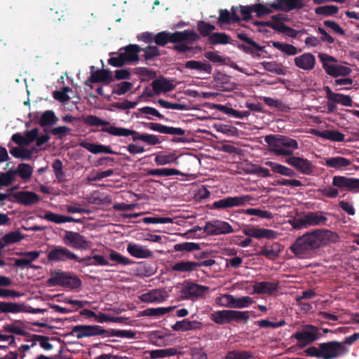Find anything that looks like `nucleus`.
Here are the masks:
<instances>
[{
    "mask_svg": "<svg viewBox=\"0 0 359 359\" xmlns=\"http://www.w3.org/2000/svg\"><path fill=\"white\" fill-rule=\"evenodd\" d=\"M199 39L200 36L193 30L185 29L170 32V43H175L171 49L177 54L183 55L186 58H191L196 53L202 50L198 46H189V44L198 41Z\"/></svg>",
    "mask_w": 359,
    "mask_h": 359,
    "instance_id": "nucleus-1",
    "label": "nucleus"
},
{
    "mask_svg": "<svg viewBox=\"0 0 359 359\" xmlns=\"http://www.w3.org/2000/svg\"><path fill=\"white\" fill-rule=\"evenodd\" d=\"M264 141L271 147V151L276 156H292L293 151L299 148L296 140L280 135H269Z\"/></svg>",
    "mask_w": 359,
    "mask_h": 359,
    "instance_id": "nucleus-2",
    "label": "nucleus"
},
{
    "mask_svg": "<svg viewBox=\"0 0 359 359\" xmlns=\"http://www.w3.org/2000/svg\"><path fill=\"white\" fill-rule=\"evenodd\" d=\"M318 57L325 72L333 78L346 76L353 72L350 67L337 64V60L333 56L319 53Z\"/></svg>",
    "mask_w": 359,
    "mask_h": 359,
    "instance_id": "nucleus-3",
    "label": "nucleus"
},
{
    "mask_svg": "<svg viewBox=\"0 0 359 359\" xmlns=\"http://www.w3.org/2000/svg\"><path fill=\"white\" fill-rule=\"evenodd\" d=\"M50 286H61L62 287L76 290L81 286L82 282L79 277L70 273L55 271L47 280Z\"/></svg>",
    "mask_w": 359,
    "mask_h": 359,
    "instance_id": "nucleus-4",
    "label": "nucleus"
},
{
    "mask_svg": "<svg viewBox=\"0 0 359 359\" xmlns=\"http://www.w3.org/2000/svg\"><path fill=\"white\" fill-rule=\"evenodd\" d=\"M312 232L299 237L290 247V250L297 256L305 257L317 249V241Z\"/></svg>",
    "mask_w": 359,
    "mask_h": 359,
    "instance_id": "nucleus-5",
    "label": "nucleus"
},
{
    "mask_svg": "<svg viewBox=\"0 0 359 359\" xmlns=\"http://www.w3.org/2000/svg\"><path fill=\"white\" fill-rule=\"evenodd\" d=\"M65 245L73 249L86 250L91 247L92 242L78 232L67 231L62 237Z\"/></svg>",
    "mask_w": 359,
    "mask_h": 359,
    "instance_id": "nucleus-6",
    "label": "nucleus"
},
{
    "mask_svg": "<svg viewBox=\"0 0 359 359\" xmlns=\"http://www.w3.org/2000/svg\"><path fill=\"white\" fill-rule=\"evenodd\" d=\"M208 286L198 285L191 281H184L181 290V296L184 299L202 298L209 291Z\"/></svg>",
    "mask_w": 359,
    "mask_h": 359,
    "instance_id": "nucleus-7",
    "label": "nucleus"
},
{
    "mask_svg": "<svg viewBox=\"0 0 359 359\" xmlns=\"http://www.w3.org/2000/svg\"><path fill=\"white\" fill-rule=\"evenodd\" d=\"M252 198V196L250 195L233 197L228 196L215 201L212 204L211 209L222 210L242 206L250 203Z\"/></svg>",
    "mask_w": 359,
    "mask_h": 359,
    "instance_id": "nucleus-8",
    "label": "nucleus"
},
{
    "mask_svg": "<svg viewBox=\"0 0 359 359\" xmlns=\"http://www.w3.org/2000/svg\"><path fill=\"white\" fill-rule=\"evenodd\" d=\"M200 229H203L209 236L228 234L234 231L229 223L219 219L206 222L205 226Z\"/></svg>",
    "mask_w": 359,
    "mask_h": 359,
    "instance_id": "nucleus-9",
    "label": "nucleus"
},
{
    "mask_svg": "<svg viewBox=\"0 0 359 359\" xmlns=\"http://www.w3.org/2000/svg\"><path fill=\"white\" fill-rule=\"evenodd\" d=\"M319 347L323 359H334L346 352L343 344L336 341L320 343Z\"/></svg>",
    "mask_w": 359,
    "mask_h": 359,
    "instance_id": "nucleus-10",
    "label": "nucleus"
},
{
    "mask_svg": "<svg viewBox=\"0 0 359 359\" xmlns=\"http://www.w3.org/2000/svg\"><path fill=\"white\" fill-rule=\"evenodd\" d=\"M47 259L53 262H65L69 260L75 261L77 255L66 247L57 245L48 252Z\"/></svg>",
    "mask_w": 359,
    "mask_h": 359,
    "instance_id": "nucleus-11",
    "label": "nucleus"
},
{
    "mask_svg": "<svg viewBox=\"0 0 359 359\" xmlns=\"http://www.w3.org/2000/svg\"><path fill=\"white\" fill-rule=\"evenodd\" d=\"M285 162L297 172L306 175H313L316 169L315 165L311 161L303 157L292 156L287 158Z\"/></svg>",
    "mask_w": 359,
    "mask_h": 359,
    "instance_id": "nucleus-12",
    "label": "nucleus"
},
{
    "mask_svg": "<svg viewBox=\"0 0 359 359\" xmlns=\"http://www.w3.org/2000/svg\"><path fill=\"white\" fill-rule=\"evenodd\" d=\"M275 11L289 12L294 9H301L304 6L303 0H276L273 3H267Z\"/></svg>",
    "mask_w": 359,
    "mask_h": 359,
    "instance_id": "nucleus-13",
    "label": "nucleus"
},
{
    "mask_svg": "<svg viewBox=\"0 0 359 359\" xmlns=\"http://www.w3.org/2000/svg\"><path fill=\"white\" fill-rule=\"evenodd\" d=\"M317 241L318 248L330 243H336L339 240V236L330 230H316L312 231Z\"/></svg>",
    "mask_w": 359,
    "mask_h": 359,
    "instance_id": "nucleus-14",
    "label": "nucleus"
},
{
    "mask_svg": "<svg viewBox=\"0 0 359 359\" xmlns=\"http://www.w3.org/2000/svg\"><path fill=\"white\" fill-rule=\"evenodd\" d=\"M332 186L348 191L359 190V179L348 178L344 176H334Z\"/></svg>",
    "mask_w": 359,
    "mask_h": 359,
    "instance_id": "nucleus-15",
    "label": "nucleus"
},
{
    "mask_svg": "<svg viewBox=\"0 0 359 359\" xmlns=\"http://www.w3.org/2000/svg\"><path fill=\"white\" fill-rule=\"evenodd\" d=\"M144 126L150 130L163 134L182 136L186 133V130L181 128L167 126L158 123H144Z\"/></svg>",
    "mask_w": 359,
    "mask_h": 359,
    "instance_id": "nucleus-16",
    "label": "nucleus"
},
{
    "mask_svg": "<svg viewBox=\"0 0 359 359\" xmlns=\"http://www.w3.org/2000/svg\"><path fill=\"white\" fill-rule=\"evenodd\" d=\"M114 81L111 72L109 69H98L91 73L90 76L85 82L86 86H90V83H103L109 84Z\"/></svg>",
    "mask_w": 359,
    "mask_h": 359,
    "instance_id": "nucleus-17",
    "label": "nucleus"
},
{
    "mask_svg": "<svg viewBox=\"0 0 359 359\" xmlns=\"http://www.w3.org/2000/svg\"><path fill=\"white\" fill-rule=\"evenodd\" d=\"M15 201L25 206L36 204L40 201V196L29 191H20L13 194Z\"/></svg>",
    "mask_w": 359,
    "mask_h": 359,
    "instance_id": "nucleus-18",
    "label": "nucleus"
},
{
    "mask_svg": "<svg viewBox=\"0 0 359 359\" xmlns=\"http://www.w3.org/2000/svg\"><path fill=\"white\" fill-rule=\"evenodd\" d=\"M119 50L121 51L127 64L137 62L140 59L139 53L142 52V48L139 45L129 44Z\"/></svg>",
    "mask_w": 359,
    "mask_h": 359,
    "instance_id": "nucleus-19",
    "label": "nucleus"
},
{
    "mask_svg": "<svg viewBox=\"0 0 359 359\" xmlns=\"http://www.w3.org/2000/svg\"><path fill=\"white\" fill-rule=\"evenodd\" d=\"M310 330H303L293 334L292 337L299 341L305 342L306 344H310L317 340L319 337L318 329L313 325H309Z\"/></svg>",
    "mask_w": 359,
    "mask_h": 359,
    "instance_id": "nucleus-20",
    "label": "nucleus"
},
{
    "mask_svg": "<svg viewBox=\"0 0 359 359\" xmlns=\"http://www.w3.org/2000/svg\"><path fill=\"white\" fill-rule=\"evenodd\" d=\"M294 65L304 70H311L315 67L316 57L311 53H306L294 57Z\"/></svg>",
    "mask_w": 359,
    "mask_h": 359,
    "instance_id": "nucleus-21",
    "label": "nucleus"
},
{
    "mask_svg": "<svg viewBox=\"0 0 359 359\" xmlns=\"http://www.w3.org/2000/svg\"><path fill=\"white\" fill-rule=\"evenodd\" d=\"M281 250V245L278 243L266 244L260 248L257 255L264 256L268 259L275 260L279 257Z\"/></svg>",
    "mask_w": 359,
    "mask_h": 359,
    "instance_id": "nucleus-22",
    "label": "nucleus"
},
{
    "mask_svg": "<svg viewBox=\"0 0 359 359\" xmlns=\"http://www.w3.org/2000/svg\"><path fill=\"white\" fill-rule=\"evenodd\" d=\"M324 90L326 94V97L328 100H332L337 104H340L346 107H351L353 105V100L349 95H346L341 93H334L329 86H325Z\"/></svg>",
    "mask_w": 359,
    "mask_h": 359,
    "instance_id": "nucleus-23",
    "label": "nucleus"
},
{
    "mask_svg": "<svg viewBox=\"0 0 359 359\" xmlns=\"http://www.w3.org/2000/svg\"><path fill=\"white\" fill-rule=\"evenodd\" d=\"M151 85L155 95H160L161 93H165L170 92L175 88V85L172 81L164 77H161L154 80Z\"/></svg>",
    "mask_w": 359,
    "mask_h": 359,
    "instance_id": "nucleus-24",
    "label": "nucleus"
},
{
    "mask_svg": "<svg viewBox=\"0 0 359 359\" xmlns=\"http://www.w3.org/2000/svg\"><path fill=\"white\" fill-rule=\"evenodd\" d=\"M52 2L54 6L57 4V6L55 8H50L48 12L47 13V15L48 18L53 22H60L62 19L65 20L69 13L63 11V8L65 7V4L60 1V0H52Z\"/></svg>",
    "mask_w": 359,
    "mask_h": 359,
    "instance_id": "nucleus-25",
    "label": "nucleus"
},
{
    "mask_svg": "<svg viewBox=\"0 0 359 359\" xmlns=\"http://www.w3.org/2000/svg\"><path fill=\"white\" fill-rule=\"evenodd\" d=\"M202 326L203 323L201 322L184 319L183 320L177 321L171 327L174 331L187 332L201 330Z\"/></svg>",
    "mask_w": 359,
    "mask_h": 359,
    "instance_id": "nucleus-26",
    "label": "nucleus"
},
{
    "mask_svg": "<svg viewBox=\"0 0 359 359\" xmlns=\"http://www.w3.org/2000/svg\"><path fill=\"white\" fill-rule=\"evenodd\" d=\"M127 251L131 256L139 259L151 258L153 257V252L150 250L135 243H129L127 246Z\"/></svg>",
    "mask_w": 359,
    "mask_h": 359,
    "instance_id": "nucleus-27",
    "label": "nucleus"
},
{
    "mask_svg": "<svg viewBox=\"0 0 359 359\" xmlns=\"http://www.w3.org/2000/svg\"><path fill=\"white\" fill-rule=\"evenodd\" d=\"M278 289V282L262 281L257 282L254 286V292L256 294H272Z\"/></svg>",
    "mask_w": 359,
    "mask_h": 359,
    "instance_id": "nucleus-28",
    "label": "nucleus"
},
{
    "mask_svg": "<svg viewBox=\"0 0 359 359\" xmlns=\"http://www.w3.org/2000/svg\"><path fill=\"white\" fill-rule=\"evenodd\" d=\"M323 164L327 168L341 170L349 166L351 164V161L345 157L335 156L331 158H325V163Z\"/></svg>",
    "mask_w": 359,
    "mask_h": 359,
    "instance_id": "nucleus-29",
    "label": "nucleus"
},
{
    "mask_svg": "<svg viewBox=\"0 0 359 359\" xmlns=\"http://www.w3.org/2000/svg\"><path fill=\"white\" fill-rule=\"evenodd\" d=\"M237 47L239 50L244 53L252 55L253 57H259L261 55L259 52H264L265 47L258 44L253 40V43H249L248 44L238 43Z\"/></svg>",
    "mask_w": 359,
    "mask_h": 359,
    "instance_id": "nucleus-30",
    "label": "nucleus"
},
{
    "mask_svg": "<svg viewBox=\"0 0 359 359\" xmlns=\"http://www.w3.org/2000/svg\"><path fill=\"white\" fill-rule=\"evenodd\" d=\"M184 67L188 69H194L208 74H210L212 71V65L206 61L189 60L184 64Z\"/></svg>",
    "mask_w": 359,
    "mask_h": 359,
    "instance_id": "nucleus-31",
    "label": "nucleus"
},
{
    "mask_svg": "<svg viewBox=\"0 0 359 359\" xmlns=\"http://www.w3.org/2000/svg\"><path fill=\"white\" fill-rule=\"evenodd\" d=\"M81 146L88 150V151L97 154L100 153L116 154L109 146H105L100 144H95L88 142H83L81 143Z\"/></svg>",
    "mask_w": 359,
    "mask_h": 359,
    "instance_id": "nucleus-32",
    "label": "nucleus"
},
{
    "mask_svg": "<svg viewBox=\"0 0 359 359\" xmlns=\"http://www.w3.org/2000/svg\"><path fill=\"white\" fill-rule=\"evenodd\" d=\"M313 133L318 137L334 142H343L345 138V135L342 133L336 130H325L323 131L314 130Z\"/></svg>",
    "mask_w": 359,
    "mask_h": 359,
    "instance_id": "nucleus-33",
    "label": "nucleus"
},
{
    "mask_svg": "<svg viewBox=\"0 0 359 359\" xmlns=\"http://www.w3.org/2000/svg\"><path fill=\"white\" fill-rule=\"evenodd\" d=\"M306 223L308 226L324 225L327 222V218L321 212H309L304 215Z\"/></svg>",
    "mask_w": 359,
    "mask_h": 359,
    "instance_id": "nucleus-34",
    "label": "nucleus"
},
{
    "mask_svg": "<svg viewBox=\"0 0 359 359\" xmlns=\"http://www.w3.org/2000/svg\"><path fill=\"white\" fill-rule=\"evenodd\" d=\"M101 330L104 332L100 333V335L104 337H118L121 338L135 339L136 334L132 330H116L114 329L105 330L101 326Z\"/></svg>",
    "mask_w": 359,
    "mask_h": 359,
    "instance_id": "nucleus-35",
    "label": "nucleus"
},
{
    "mask_svg": "<svg viewBox=\"0 0 359 359\" xmlns=\"http://www.w3.org/2000/svg\"><path fill=\"white\" fill-rule=\"evenodd\" d=\"M196 262L180 261L172 266V271L181 273H191L197 270Z\"/></svg>",
    "mask_w": 359,
    "mask_h": 359,
    "instance_id": "nucleus-36",
    "label": "nucleus"
},
{
    "mask_svg": "<svg viewBox=\"0 0 359 359\" xmlns=\"http://www.w3.org/2000/svg\"><path fill=\"white\" fill-rule=\"evenodd\" d=\"M58 120L59 119L55 116L54 111L52 110H47L41 114V116L36 120V122L41 127L45 128L56 124Z\"/></svg>",
    "mask_w": 359,
    "mask_h": 359,
    "instance_id": "nucleus-37",
    "label": "nucleus"
},
{
    "mask_svg": "<svg viewBox=\"0 0 359 359\" xmlns=\"http://www.w3.org/2000/svg\"><path fill=\"white\" fill-rule=\"evenodd\" d=\"M140 300L147 303L161 302L164 300L163 292L158 290H152L147 293L142 294Z\"/></svg>",
    "mask_w": 359,
    "mask_h": 359,
    "instance_id": "nucleus-38",
    "label": "nucleus"
},
{
    "mask_svg": "<svg viewBox=\"0 0 359 359\" xmlns=\"http://www.w3.org/2000/svg\"><path fill=\"white\" fill-rule=\"evenodd\" d=\"M142 51L144 54L141 56L143 61L148 65H150L149 61L152 60L156 57H158L161 53L158 48L156 46H148L146 48H142Z\"/></svg>",
    "mask_w": 359,
    "mask_h": 359,
    "instance_id": "nucleus-39",
    "label": "nucleus"
},
{
    "mask_svg": "<svg viewBox=\"0 0 359 359\" xmlns=\"http://www.w3.org/2000/svg\"><path fill=\"white\" fill-rule=\"evenodd\" d=\"M229 316L230 323L235 322L246 324L250 318V311L229 310Z\"/></svg>",
    "mask_w": 359,
    "mask_h": 359,
    "instance_id": "nucleus-40",
    "label": "nucleus"
},
{
    "mask_svg": "<svg viewBox=\"0 0 359 359\" xmlns=\"http://www.w3.org/2000/svg\"><path fill=\"white\" fill-rule=\"evenodd\" d=\"M181 172L180 170L175 168H158V169H148L147 170V175L150 176H161L167 177L172 175H179Z\"/></svg>",
    "mask_w": 359,
    "mask_h": 359,
    "instance_id": "nucleus-41",
    "label": "nucleus"
},
{
    "mask_svg": "<svg viewBox=\"0 0 359 359\" xmlns=\"http://www.w3.org/2000/svg\"><path fill=\"white\" fill-rule=\"evenodd\" d=\"M24 238V235L19 230H16L6 233L1 239L4 245L7 246L20 242Z\"/></svg>",
    "mask_w": 359,
    "mask_h": 359,
    "instance_id": "nucleus-42",
    "label": "nucleus"
},
{
    "mask_svg": "<svg viewBox=\"0 0 359 359\" xmlns=\"http://www.w3.org/2000/svg\"><path fill=\"white\" fill-rule=\"evenodd\" d=\"M229 310L215 311L210 315V319L218 325L229 324Z\"/></svg>",
    "mask_w": 359,
    "mask_h": 359,
    "instance_id": "nucleus-43",
    "label": "nucleus"
},
{
    "mask_svg": "<svg viewBox=\"0 0 359 359\" xmlns=\"http://www.w3.org/2000/svg\"><path fill=\"white\" fill-rule=\"evenodd\" d=\"M154 161L158 165H164L176 163L177 161V157L175 154L158 153L156 154Z\"/></svg>",
    "mask_w": 359,
    "mask_h": 359,
    "instance_id": "nucleus-44",
    "label": "nucleus"
},
{
    "mask_svg": "<svg viewBox=\"0 0 359 359\" xmlns=\"http://www.w3.org/2000/svg\"><path fill=\"white\" fill-rule=\"evenodd\" d=\"M230 37L224 32H215L208 37V43L212 45L229 43Z\"/></svg>",
    "mask_w": 359,
    "mask_h": 359,
    "instance_id": "nucleus-45",
    "label": "nucleus"
},
{
    "mask_svg": "<svg viewBox=\"0 0 359 359\" xmlns=\"http://www.w3.org/2000/svg\"><path fill=\"white\" fill-rule=\"evenodd\" d=\"M101 131L107 133L111 135L118 137H128L130 136L132 133L130 129L125 128H119L115 126L103 127Z\"/></svg>",
    "mask_w": 359,
    "mask_h": 359,
    "instance_id": "nucleus-46",
    "label": "nucleus"
},
{
    "mask_svg": "<svg viewBox=\"0 0 359 359\" xmlns=\"http://www.w3.org/2000/svg\"><path fill=\"white\" fill-rule=\"evenodd\" d=\"M22 306L19 303L0 302V313H17L23 311Z\"/></svg>",
    "mask_w": 359,
    "mask_h": 359,
    "instance_id": "nucleus-47",
    "label": "nucleus"
},
{
    "mask_svg": "<svg viewBox=\"0 0 359 359\" xmlns=\"http://www.w3.org/2000/svg\"><path fill=\"white\" fill-rule=\"evenodd\" d=\"M253 353L249 351L233 350L229 351L224 359H252Z\"/></svg>",
    "mask_w": 359,
    "mask_h": 359,
    "instance_id": "nucleus-48",
    "label": "nucleus"
},
{
    "mask_svg": "<svg viewBox=\"0 0 359 359\" xmlns=\"http://www.w3.org/2000/svg\"><path fill=\"white\" fill-rule=\"evenodd\" d=\"M14 172H15V176L18 175L23 180L26 181L31 177L33 169L30 165L22 163L18 165Z\"/></svg>",
    "mask_w": 359,
    "mask_h": 359,
    "instance_id": "nucleus-49",
    "label": "nucleus"
},
{
    "mask_svg": "<svg viewBox=\"0 0 359 359\" xmlns=\"http://www.w3.org/2000/svg\"><path fill=\"white\" fill-rule=\"evenodd\" d=\"M178 353V351L175 348H169L165 349H157L150 352V356L153 359L166 358L173 356Z\"/></svg>",
    "mask_w": 359,
    "mask_h": 359,
    "instance_id": "nucleus-50",
    "label": "nucleus"
},
{
    "mask_svg": "<svg viewBox=\"0 0 359 359\" xmlns=\"http://www.w3.org/2000/svg\"><path fill=\"white\" fill-rule=\"evenodd\" d=\"M262 65L266 71L271 73H274L278 75H285L286 74V70L283 68L280 64H278L276 62H263Z\"/></svg>",
    "mask_w": 359,
    "mask_h": 359,
    "instance_id": "nucleus-51",
    "label": "nucleus"
},
{
    "mask_svg": "<svg viewBox=\"0 0 359 359\" xmlns=\"http://www.w3.org/2000/svg\"><path fill=\"white\" fill-rule=\"evenodd\" d=\"M273 46L288 55H295L298 53L297 48L289 43L277 41L273 43Z\"/></svg>",
    "mask_w": 359,
    "mask_h": 359,
    "instance_id": "nucleus-52",
    "label": "nucleus"
},
{
    "mask_svg": "<svg viewBox=\"0 0 359 359\" xmlns=\"http://www.w3.org/2000/svg\"><path fill=\"white\" fill-rule=\"evenodd\" d=\"M52 168L55 172L57 181L58 182H65V173L63 170V164L62 161L58 158L55 159L52 164Z\"/></svg>",
    "mask_w": 359,
    "mask_h": 359,
    "instance_id": "nucleus-53",
    "label": "nucleus"
},
{
    "mask_svg": "<svg viewBox=\"0 0 359 359\" xmlns=\"http://www.w3.org/2000/svg\"><path fill=\"white\" fill-rule=\"evenodd\" d=\"M10 153L15 158L23 160H29L32 158V152L31 150L20 147H13L10 149Z\"/></svg>",
    "mask_w": 359,
    "mask_h": 359,
    "instance_id": "nucleus-54",
    "label": "nucleus"
},
{
    "mask_svg": "<svg viewBox=\"0 0 359 359\" xmlns=\"http://www.w3.org/2000/svg\"><path fill=\"white\" fill-rule=\"evenodd\" d=\"M339 11V8L334 5H327L319 6L315 8V13L318 15L332 16L336 14Z\"/></svg>",
    "mask_w": 359,
    "mask_h": 359,
    "instance_id": "nucleus-55",
    "label": "nucleus"
},
{
    "mask_svg": "<svg viewBox=\"0 0 359 359\" xmlns=\"http://www.w3.org/2000/svg\"><path fill=\"white\" fill-rule=\"evenodd\" d=\"M216 29L215 25H212L208 22L203 20H200L197 22V29L199 34L203 36H210L212 32Z\"/></svg>",
    "mask_w": 359,
    "mask_h": 359,
    "instance_id": "nucleus-56",
    "label": "nucleus"
},
{
    "mask_svg": "<svg viewBox=\"0 0 359 359\" xmlns=\"http://www.w3.org/2000/svg\"><path fill=\"white\" fill-rule=\"evenodd\" d=\"M174 250L176 252H192L198 250L201 248L198 243L193 242H184L181 243L175 244L173 247Z\"/></svg>",
    "mask_w": 359,
    "mask_h": 359,
    "instance_id": "nucleus-57",
    "label": "nucleus"
},
{
    "mask_svg": "<svg viewBox=\"0 0 359 359\" xmlns=\"http://www.w3.org/2000/svg\"><path fill=\"white\" fill-rule=\"evenodd\" d=\"M219 109L226 114L230 115L233 117L238 118H243L245 117H248L250 114V112L249 111H238L231 107L222 105L219 106Z\"/></svg>",
    "mask_w": 359,
    "mask_h": 359,
    "instance_id": "nucleus-58",
    "label": "nucleus"
},
{
    "mask_svg": "<svg viewBox=\"0 0 359 359\" xmlns=\"http://www.w3.org/2000/svg\"><path fill=\"white\" fill-rule=\"evenodd\" d=\"M95 319L100 323H104L106 322H112L116 323H124V318L123 317L111 316L102 312L96 313Z\"/></svg>",
    "mask_w": 359,
    "mask_h": 359,
    "instance_id": "nucleus-59",
    "label": "nucleus"
},
{
    "mask_svg": "<svg viewBox=\"0 0 359 359\" xmlns=\"http://www.w3.org/2000/svg\"><path fill=\"white\" fill-rule=\"evenodd\" d=\"M172 310V307L147 309L142 311V315L144 316H161L169 313Z\"/></svg>",
    "mask_w": 359,
    "mask_h": 359,
    "instance_id": "nucleus-60",
    "label": "nucleus"
},
{
    "mask_svg": "<svg viewBox=\"0 0 359 359\" xmlns=\"http://www.w3.org/2000/svg\"><path fill=\"white\" fill-rule=\"evenodd\" d=\"M15 179L14 170H9L6 172L0 173V189L3 187L9 186Z\"/></svg>",
    "mask_w": 359,
    "mask_h": 359,
    "instance_id": "nucleus-61",
    "label": "nucleus"
},
{
    "mask_svg": "<svg viewBox=\"0 0 359 359\" xmlns=\"http://www.w3.org/2000/svg\"><path fill=\"white\" fill-rule=\"evenodd\" d=\"M32 343V346H34L36 344L35 341H39L41 348L45 350H51L53 347V344L49 343V337L43 335L32 334L31 336Z\"/></svg>",
    "mask_w": 359,
    "mask_h": 359,
    "instance_id": "nucleus-62",
    "label": "nucleus"
},
{
    "mask_svg": "<svg viewBox=\"0 0 359 359\" xmlns=\"http://www.w3.org/2000/svg\"><path fill=\"white\" fill-rule=\"evenodd\" d=\"M83 331L81 336H84V337H89L93 336L100 335V333L104 332L101 330V326L100 325H83V328H81Z\"/></svg>",
    "mask_w": 359,
    "mask_h": 359,
    "instance_id": "nucleus-63",
    "label": "nucleus"
},
{
    "mask_svg": "<svg viewBox=\"0 0 359 359\" xmlns=\"http://www.w3.org/2000/svg\"><path fill=\"white\" fill-rule=\"evenodd\" d=\"M154 43L159 46H165L168 43H170V32L162 31L154 36Z\"/></svg>",
    "mask_w": 359,
    "mask_h": 359,
    "instance_id": "nucleus-64",
    "label": "nucleus"
}]
</instances>
